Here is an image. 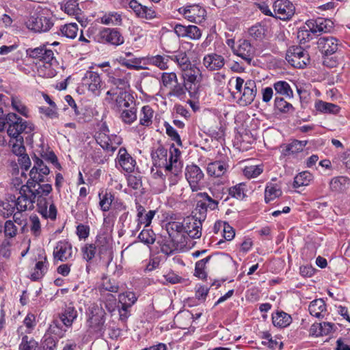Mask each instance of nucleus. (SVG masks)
Segmentation results:
<instances>
[{"instance_id": "obj_24", "label": "nucleus", "mask_w": 350, "mask_h": 350, "mask_svg": "<svg viewBox=\"0 0 350 350\" xmlns=\"http://www.w3.org/2000/svg\"><path fill=\"white\" fill-rule=\"evenodd\" d=\"M31 191L35 195V200L37 199L38 206L39 202L44 203L46 202L45 197L48 196L52 191V185L49 183L40 185L31 182Z\"/></svg>"}, {"instance_id": "obj_28", "label": "nucleus", "mask_w": 350, "mask_h": 350, "mask_svg": "<svg viewBox=\"0 0 350 350\" xmlns=\"http://www.w3.org/2000/svg\"><path fill=\"white\" fill-rule=\"evenodd\" d=\"M213 231L215 233L221 231L223 237L228 241L232 240L235 236L234 228L226 221H216L213 226Z\"/></svg>"}, {"instance_id": "obj_29", "label": "nucleus", "mask_w": 350, "mask_h": 350, "mask_svg": "<svg viewBox=\"0 0 350 350\" xmlns=\"http://www.w3.org/2000/svg\"><path fill=\"white\" fill-rule=\"evenodd\" d=\"M102 38L107 42L113 45H120L124 43V38L115 29H105L101 32Z\"/></svg>"}, {"instance_id": "obj_16", "label": "nucleus", "mask_w": 350, "mask_h": 350, "mask_svg": "<svg viewBox=\"0 0 350 350\" xmlns=\"http://www.w3.org/2000/svg\"><path fill=\"white\" fill-rule=\"evenodd\" d=\"M105 321V312L101 308L94 307L90 310L87 323L92 332H102Z\"/></svg>"}, {"instance_id": "obj_45", "label": "nucleus", "mask_w": 350, "mask_h": 350, "mask_svg": "<svg viewBox=\"0 0 350 350\" xmlns=\"http://www.w3.org/2000/svg\"><path fill=\"white\" fill-rule=\"evenodd\" d=\"M18 350H40L39 343L33 338L25 335L22 337Z\"/></svg>"}, {"instance_id": "obj_48", "label": "nucleus", "mask_w": 350, "mask_h": 350, "mask_svg": "<svg viewBox=\"0 0 350 350\" xmlns=\"http://www.w3.org/2000/svg\"><path fill=\"white\" fill-rule=\"evenodd\" d=\"M120 117L126 124H131L137 119V109L135 105L121 110Z\"/></svg>"}, {"instance_id": "obj_56", "label": "nucleus", "mask_w": 350, "mask_h": 350, "mask_svg": "<svg viewBox=\"0 0 350 350\" xmlns=\"http://www.w3.org/2000/svg\"><path fill=\"white\" fill-rule=\"evenodd\" d=\"M57 328L55 325H51L49 331L44 336L43 347L46 350H54L57 347V340L51 335L50 332H54V329Z\"/></svg>"}, {"instance_id": "obj_12", "label": "nucleus", "mask_w": 350, "mask_h": 350, "mask_svg": "<svg viewBox=\"0 0 350 350\" xmlns=\"http://www.w3.org/2000/svg\"><path fill=\"white\" fill-rule=\"evenodd\" d=\"M185 178L193 191H199L204 186V173L197 165L191 164L186 167Z\"/></svg>"}, {"instance_id": "obj_17", "label": "nucleus", "mask_w": 350, "mask_h": 350, "mask_svg": "<svg viewBox=\"0 0 350 350\" xmlns=\"http://www.w3.org/2000/svg\"><path fill=\"white\" fill-rule=\"evenodd\" d=\"M55 260L66 262L73 257L72 244L67 240H62L57 243L53 252Z\"/></svg>"}, {"instance_id": "obj_30", "label": "nucleus", "mask_w": 350, "mask_h": 350, "mask_svg": "<svg viewBox=\"0 0 350 350\" xmlns=\"http://www.w3.org/2000/svg\"><path fill=\"white\" fill-rule=\"evenodd\" d=\"M314 180V176L308 171H303L298 173L295 177L293 187L295 189H299L309 186Z\"/></svg>"}, {"instance_id": "obj_51", "label": "nucleus", "mask_w": 350, "mask_h": 350, "mask_svg": "<svg viewBox=\"0 0 350 350\" xmlns=\"http://www.w3.org/2000/svg\"><path fill=\"white\" fill-rule=\"evenodd\" d=\"M181 71L191 65V62L185 52H179L172 57Z\"/></svg>"}, {"instance_id": "obj_46", "label": "nucleus", "mask_w": 350, "mask_h": 350, "mask_svg": "<svg viewBox=\"0 0 350 350\" xmlns=\"http://www.w3.org/2000/svg\"><path fill=\"white\" fill-rule=\"evenodd\" d=\"M275 91L281 95L288 98H293V92L290 85L284 81H279L273 84Z\"/></svg>"}, {"instance_id": "obj_59", "label": "nucleus", "mask_w": 350, "mask_h": 350, "mask_svg": "<svg viewBox=\"0 0 350 350\" xmlns=\"http://www.w3.org/2000/svg\"><path fill=\"white\" fill-rule=\"evenodd\" d=\"M245 185L239 183L229 189V195L237 200H243L245 197Z\"/></svg>"}, {"instance_id": "obj_41", "label": "nucleus", "mask_w": 350, "mask_h": 350, "mask_svg": "<svg viewBox=\"0 0 350 350\" xmlns=\"http://www.w3.org/2000/svg\"><path fill=\"white\" fill-rule=\"evenodd\" d=\"M282 195V190L280 187L275 184L269 183L266 186L265 191V200L268 203Z\"/></svg>"}, {"instance_id": "obj_38", "label": "nucleus", "mask_w": 350, "mask_h": 350, "mask_svg": "<svg viewBox=\"0 0 350 350\" xmlns=\"http://www.w3.org/2000/svg\"><path fill=\"white\" fill-rule=\"evenodd\" d=\"M98 289L101 293L106 291L117 293L119 291V286L115 280L105 276L102 278Z\"/></svg>"}, {"instance_id": "obj_18", "label": "nucleus", "mask_w": 350, "mask_h": 350, "mask_svg": "<svg viewBox=\"0 0 350 350\" xmlns=\"http://www.w3.org/2000/svg\"><path fill=\"white\" fill-rule=\"evenodd\" d=\"M116 165L125 172L131 173L134 172L137 163L125 148H120L116 159Z\"/></svg>"}, {"instance_id": "obj_61", "label": "nucleus", "mask_w": 350, "mask_h": 350, "mask_svg": "<svg viewBox=\"0 0 350 350\" xmlns=\"http://www.w3.org/2000/svg\"><path fill=\"white\" fill-rule=\"evenodd\" d=\"M138 239L144 244L151 245L155 241V234L151 229H144L139 234Z\"/></svg>"}, {"instance_id": "obj_42", "label": "nucleus", "mask_w": 350, "mask_h": 350, "mask_svg": "<svg viewBox=\"0 0 350 350\" xmlns=\"http://www.w3.org/2000/svg\"><path fill=\"white\" fill-rule=\"evenodd\" d=\"M273 324L279 327H285L291 323L290 315L284 312H278L272 316Z\"/></svg>"}, {"instance_id": "obj_63", "label": "nucleus", "mask_w": 350, "mask_h": 350, "mask_svg": "<svg viewBox=\"0 0 350 350\" xmlns=\"http://www.w3.org/2000/svg\"><path fill=\"white\" fill-rule=\"evenodd\" d=\"M317 29L315 30V32H328L333 27V23L329 20L324 18H319L317 19Z\"/></svg>"}, {"instance_id": "obj_33", "label": "nucleus", "mask_w": 350, "mask_h": 350, "mask_svg": "<svg viewBox=\"0 0 350 350\" xmlns=\"http://www.w3.org/2000/svg\"><path fill=\"white\" fill-rule=\"evenodd\" d=\"M78 313L77 310L72 307H67L60 314L59 319L64 325L68 328L71 327L74 321L77 319Z\"/></svg>"}, {"instance_id": "obj_13", "label": "nucleus", "mask_w": 350, "mask_h": 350, "mask_svg": "<svg viewBox=\"0 0 350 350\" xmlns=\"http://www.w3.org/2000/svg\"><path fill=\"white\" fill-rule=\"evenodd\" d=\"M101 78L96 72L88 70L82 79V86L86 88L92 94L99 96L102 89Z\"/></svg>"}, {"instance_id": "obj_55", "label": "nucleus", "mask_w": 350, "mask_h": 350, "mask_svg": "<svg viewBox=\"0 0 350 350\" xmlns=\"http://www.w3.org/2000/svg\"><path fill=\"white\" fill-rule=\"evenodd\" d=\"M61 8L70 16H75L81 12L79 3L76 0H68L64 5H61Z\"/></svg>"}, {"instance_id": "obj_15", "label": "nucleus", "mask_w": 350, "mask_h": 350, "mask_svg": "<svg viewBox=\"0 0 350 350\" xmlns=\"http://www.w3.org/2000/svg\"><path fill=\"white\" fill-rule=\"evenodd\" d=\"M178 12L191 23H201L204 20L206 12L199 5H190L178 9Z\"/></svg>"}, {"instance_id": "obj_64", "label": "nucleus", "mask_w": 350, "mask_h": 350, "mask_svg": "<svg viewBox=\"0 0 350 350\" xmlns=\"http://www.w3.org/2000/svg\"><path fill=\"white\" fill-rule=\"evenodd\" d=\"M249 34L255 40H262L265 36V29L262 25H255L249 29Z\"/></svg>"}, {"instance_id": "obj_10", "label": "nucleus", "mask_w": 350, "mask_h": 350, "mask_svg": "<svg viewBox=\"0 0 350 350\" xmlns=\"http://www.w3.org/2000/svg\"><path fill=\"white\" fill-rule=\"evenodd\" d=\"M31 182L27 181L20 189V196L16 202V209L19 212L32 210L34 208L35 195L31 191Z\"/></svg>"}, {"instance_id": "obj_11", "label": "nucleus", "mask_w": 350, "mask_h": 350, "mask_svg": "<svg viewBox=\"0 0 350 350\" xmlns=\"http://www.w3.org/2000/svg\"><path fill=\"white\" fill-rule=\"evenodd\" d=\"M106 100L108 103L115 101L120 110L134 105L131 95L126 91L118 90L117 88L107 91Z\"/></svg>"}, {"instance_id": "obj_54", "label": "nucleus", "mask_w": 350, "mask_h": 350, "mask_svg": "<svg viewBox=\"0 0 350 350\" xmlns=\"http://www.w3.org/2000/svg\"><path fill=\"white\" fill-rule=\"evenodd\" d=\"M211 259V256H208L196 262L195 265L194 275L200 279H206V273L205 271L206 265Z\"/></svg>"}, {"instance_id": "obj_22", "label": "nucleus", "mask_w": 350, "mask_h": 350, "mask_svg": "<svg viewBox=\"0 0 350 350\" xmlns=\"http://www.w3.org/2000/svg\"><path fill=\"white\" fill-rule=\"evenodd\" d=\"M202 64L208 70H218L224 66L225 59L221 55L211 53L204 56Z\"/></svg>"}, {"instance_id": "obj_58", "label": "nucleus", "mask_w": 350, "mask_h": 350, "mask_svg": "<svg viewBox=\"0 0 350 350\" xmlns=\"http://www.w3.org/2000/svg\"><path fill=\"white\" fill-rule=\"evenodd\" d=\"M263 171V168L260 165H248L243 169V175L247 178H254L258 176Z\"/></svg>"}, {"instance_id": "obj_31", "label": "nucleus", "mask_w": 350, "mask_h": 350, "mask_svg": "<svg viewBox=\"0 0 350 350\" xmlns=\"http://www.w3.org/2000/svg\"><path fill=\"white\" fill-rule=\"evenodd\" d=\"M98 198L100 210L103 212L109 211L115 200L114 195L107 190H102L98 193Z\"/></svg>"}, {"instance_id": "obj_21", "label": "nucleus", "mask_w": 350, "mask_h": 350, "mask_svg": "<svg viewBox=\"0 0 350 350\" xmlns=\"http://www.w3.org/2000/svg\"><path fill=\"white\" fill-rule=\"evenodd\" d=\"M234 54L241 57L247 64H250L254 54V49L250 42L246 40H239Z\"/></svg>"}, {"instance_id": "obj_49", "label": "nucleus", "mask_w": 350, "mask_h": 350, "mask_svg": "<svg viewBox=\"0 0 350 350\" xmlns=\"http://www.w3.org/2000/svg\"><path fill=\"white\" fill-rule=\"evenodd\" d=\"M46 258L44 257L42 260L38 261L35 266L33 272L31 275L33 280H37L41 278L46 271Z\"/></svg>"}, {"instance_id": "obj_1", "label": "nucleus", "mask_w": 350, "mask_h": 350, "mask_svg": "<svg viewBox=\"0 0 350 350\" xmlns=\"http://www.w3.org/2000/svg\"><path fill=\"white\" fill-rule=\"evenodd\" d=\"M181 152L172 144L169 150L163 146L158 147L152 153L154 165L163 169L170 186L176 185L181 178L183 164L180 161Z\"/></svg>"}, {"instance_id": "obj_62", "label": "nucleus", "mask_w": 350, "mask_h": 350, "mask_svg": "<svg viewBox=\"0 0 350 350\" xmlns=\"http://www.w3.org/2000/svg\"><path fill=\"white\" fill-rule=\"evenodd\" d=\"M150 62L157 66L161 70H165L168 68V62L169 57L168 56H163V55H155L152 56L149 58Z\"/></svg>"}, {"instance_id": "obj_34", "label": "nucleus", "mask_w": 350, "mask_h": 350, "mask_svg": "<svg viewBox=\"0 0 350 350\" xmlns=\"http://www.w3.org/2000/svg\"><path fill=\"white\" fill-rule=\"evenodd\" d=\"M306 144V141L294 140L291 143L282 146V154L288 156L301 152Z\"/></svg>"}, {"instance_id": "obj_3", "label": "nucleus", "mask_w": 350, "mask_h": 350, "mask_svg": "<svg viewBox=\"0 0 350 350\" xmlns=\"http://www.w3.org/2000/svg\"><path fill=\"white\" fill-rule=\"evenodd\" d=\"M184 85L191 97H196L200 88L203 79L202 70L196 64H191L182 71Z\"/></svg>"}, {"instance_id": "obj_57", "label": "nucleus", "mask_w": 350, "mask_h": 350, "mask_svg": "<svg viewBox=\"0 0 350 350\" xmlns=\"http://www.w3.org/2000/svg\"><path fill=\"white\" fill-rule=\"evenodd\" d=\"M135 293L131 291L119 295V303L124 307H131L137 301Z\"/></svg>"}, {"instance_id": "obj_53", "label": "nucleus", "mask_w": 350, "mask_h": 350, "mask_svg": "<svg viewBox=\"0 0 350 350\" xmlns=\"http://www.w3.org/2000/svg\"><path fill=\"white\" fill-rule=\"evenodd\" d=\"M16 208V204L14 200H6L1 202L0 213L4 217L11 216Z\"/></svg>"}, {"instance_id": "obj_52", "label": "nucleus", "mask_w": 350, "mask_h": 350, "mask_svg": "<svg viewBox=\"0 0 350 350\" xmlns=\"http://www.w3.org/2000/svg\"><path fill=\"white\" fill-rule=\"evenodd\" d=\"M78 30V25L75 23L66 24L60 29L62 34L70 39H74L77 37Z\"/></svg>"}, {"instance_id": "obj_4", "label": "nucleus", "mask_w": 350, "mask_h": 350, "mask_svg": "<svg viewBox=\"0 0 350 350\" xmlns=\"http://www.w3.org/2000/svg\"><path fill=\"white\" fill-rule=\"evenodd\" d=\"M235 93L237 98V103L240 106H247L254 100L256 94V85L253 80H248L244 83V80L241 77L236 78Z\"/></svg>"}, {"instance_id": "obj_26", "label": "nucleus", "mask_w": 350, "mask_h": 350, "mask_svg": "<svg viewBox=\"0 0 350 350\" xmlns=\"http://www.w3.org/2000/svg\"><path fill=\"white\" fill-rule=\"evenodd\" d=\"M228 168V165L226 161H215L208 163L206 172L210 176L219 178L227 172Z\"/></svg>"}, {"instance_id": "obj_25", "label": "nucleus", "mask_w": 350, "mask_h": 350, "mask_svg": "<svg viewBox=\"0 0 350 350\" xmlns=\"http://www.w3.org/2000/svg\"><path fill=\"white\" fill-rule=\"evenodd\" d=\"M165 228L169 236L174 241H176V239L179 236L185 233V224L181 221L168 220L167 218Z\"/></svg>"}, {"instance_id": "obj_60", "label": "nucleus", "mask_w": 350, "mask_h": 350, "mask_svg": "<svg viewBox=\"0 0 350 350\" xmlns=\"http://www.w3.org/2000/svg\"><path fill=\"white\" fill-rule=\"evenodd\" d=\"M131 75L129 72H126L124 75L123 78H116L112 79L113 83L120 88V90L126 91L130 88V79Z\"/></svg>"}, {"instance_id": "obj_20", "label": "nucleus", "mask_w": 350, "mask_h": 350, "mask_svg": "<svg viewBox=\"0 0 350 350\" xmlns=\"http://www.w3.org/2000/svg\"><path fill=\"white\" fill-rule=\"evenodd\" d=\"M27 55L35 59H39L43 63L57 62L54 57V52L48 49L46 45L41 46L34 49H29L27 51Z\"/></svg>"}, {"instance_id": "obj_9", "label": "nucleus", "mask_w": 350, "mask_h": 350, "mask_svg": "<svg viewBox=\"0 0 350 350\" xmlns=\"http://www.w3.org/2000/svg\"><path fill=\"white\" fill-rule=\"evenodd\" d=\"M286 61L293 67L304 68L310 63L308 53L301 46L290 47L286 54Z\"/></svg>"}, {"instance_id": "obj_14", "label": "nucleus", "mask_w": 350, "mask_h": 350, "mask_svg": "<svg viewBox=\"0 0 350 350\" xmlns=\"http://www.w3.org/2000/svg\"><path fill=\"white\" fill-rule=\"evenodd\" d=\"M273 8L274 16L283 21L289 20L295 12V8L289 0H276Z\"/></svg>"}, {"instance_id": "obj_39", "label": "nucleus", "mask_w": 350, "mask_h": 350, "mask_svg": "<svg viewBox=\"0 0 350 350\" xmlns=\"http://www.w3.org/2000/svg\"><path fill=\"white\" fill-rule=\"evenodd\" d=\"M38 210L40 213L46 218L55 219L57 216V209L55 204L51 202L44 203L39 202Z\"/></svg>"}, {"instance_id": "obj_43", "label": "nucleus", "mask_w": 350, "mask_h": 350, "mask_svg": "<svg viewBox=\"0 0 350 350\" xmlns=\"http://www.w3.org/2000/svg\"><path fill=\"white\" fill-rule=\"evenodd\" d=\"M9 146L16 156H22L25 152L23 137H10Z\"/></svg>"}, {"instance_id": "obj_32", "label": "nucleus", "mask_w": 350, "mask_h": 350, "mask_svg": "<svg viewBox=\"0 0 350 350\" xmlns=\"http://www.w3.org/2000/svg\"><path fill=\"white\" fill-rule=\"evenodd\" d=\"M308 310L313 317L323 318L326 313V304L322 299H317L310 302Z\"/></svg>"}, {"instance_id": "obj_40", "label": "nucleus", "mask_w": 350, "mask_h": 350, "mask_svg": "<svg viewBox=\"0 0 350 350\" xmlns=\"http://www.w3.org/2000/svg\"><path fill=\"white\" fill-rule=\"evenodd\" d=\"M154 111L149 105L142 107L140 112L139 124L144 126H150L152 123Z\"/></svg>"}, {"instance_id": "obj_8", "label": "nucleus", "mask_w": 350, "mask_h": 350, "mask_svg": "<svg viewBox=\"0 0 350 350\" xmlns=\"http://www.w3.org/2000/svg\"><path fill=\"white\" fill-rule=\"evenodd\" d=\"M96 142L103 149L113 152L122 144V139L116 135H110L108 127L103 125L97 134Z\"/></svg>"}, {"instance_id": "obj_36", "label": "nucleus", "mask_w": 350, "mask_h": 350, "mask_svg": "<svg viewBox=\"0 0 350 350\" xmlns=\"http://www.w3.org/2000/svg\"><path fill=\"white\" fill-rule=\"evenodd\" d=\"M98 20L101 24L105 25L120 26L122 23V16L117 12L105 13Z\"/></svg>"}, {"instance_id": "obj_2", "label": "nucleus", "mask_w": 350, "mask_h": 350, "mask_svg": "<svg viewBox=\"0 0 350 350\" xmlns=\"http://www.w3.org/2000/svg\"><path fill=\"white\" fill-rule=\"evenodd\" d=\"M26 25L35 32L48 31L54 25L53 14L49 9H41L27 19Z\"/></svg>"}, {"instance_id": "obj_44", "label": "nucleus", "mask_w": 350, "mask_h": 350, "mask_svg": "<svg viewBox=\"0 0 350 350\" xmlns=\"http://www.w3.org/2000/svg\"><path fill=\"white\" fill-rule=\"evenodd\" d=\"M81 255L83 260L90 262L96 256L97 248L94 243H85L81 248Z\"/></svg>"}, {"instance_id": "obj_35", "label": "nucleus", "mask_w": 350, "mask_h": 350, "mask_svg": "<svg viewBox=\"0 0 350 350\" xmlns=\"http://www.w3.org/2000/svg\"><path fill=\"white\" fill-rule=\"evenodd\" d=\"M350 185V179L347 176L334 177L329 181V188L334 192H342Z\"/></svg>"}, {"instance_id": "obj_27", "label": "nucleus", "mask_w": 350, "mask_h": 350, "mask_svg": "<svg viewBox=\"0 0 350 350\" xmlns=\"http://www.w3.org/2000/svg\"><path fill=\"white\" fill-rule=\"evenodd\" d=\"M137 225H144L145 227H148L151 224L152 220L156 215L157 211L150 210L146 212L145 208L141 204L137 205Z\"/></svg>"}, {"instance_id": "obj_7", "label": "nucleus", "mask_w": 350, "mask_h": 350, "mask_svg": "<svg viewBox=\"0 0 350 350\" xmlns=\"http://www.w3.org/2000/svg\"><path fill=\"white\" fill-rule=\"evenodd\" d=\"M113 224L110 219L104 217L103 226L96 238V246L100 254L110 252L112 248L113 238L111 235Z\"/></svg>"}, {"instance_id": "obj_50", "label": "nucleus", "mask_w": 350, "mask_h": 350, "mask_svg": "<svg viewBox=\"0 0 350 350\" xmlns=\"http://www.w3.org/2000/svg\"><path fill=\"white\" fill-rule=\"evenodd\" d=\"M11 105L12 108L21 115L26 118L29 116V109L20 98L12 96Z\"/></svg>"}, {"instance_id": "obj_37", "label": "nucleus", "mask_w": 350, "mask_h": 350, "mask_svg": "<svg viewBox=\"0 0 350 350\" xmlns=\"http://www.w3.org/2000/svg\"><path fill=\"white\" fill-rule=\"evenodd\" d=\"M57 68V62L44 63L38 68L40 76L46 78H52L56 75Z\"/></svg>"}, {"instance_id": "obj_47", "label": "nucleus", "mask_w": 350, "mask_h": 350, "mask_svg": "<svg viewBox=\"0 0 350 350\" xmlns=\"http://www.w3.org/2000/svg\"><path fill=\"white\" fill-rule=\"evenodd\" d=\"M315 108L320 112L333 113H339L340 109V107L335 104L324 102L322 100H319L315 103Z\"/></svg>"}, {"instance_id": "obj_6", "label": "nucleus", "mask_w": 350, "mask_h": 350, "mask_svg": "<svg viewBox=\"0 0 350 350\" xmlns=\"http://www.w3.org/2000/svg\"><path fill=\"white\" fill-rule=\"evenodd\" d=\"M317 45L321 53L325 56L323 64L328 67H335L337 65L336 59H330L329 55L336 53L340 46V42L334 37H321L317 41Z\"/></svg>"}, {"instance_id": "obj_23", "label": "nucleus", "mask_w": 350, "mask_h": 350, "mask_svg": "<svg viewBox=\"0 0 350 350\" xmlns=\"http://www.w3.org/2000/svg\"><path fill=\"white\" fill-rule=\"evenodd\" d=\"M185 233L192 239H198L201 237L202 228L200 220L191 217L184 220Z\"/></svg>"}, {"instance_id": "obj_19", "label": "nucleus", "mask_w": 350, "mask_h": 350, "mask_svg": "<svg viewBox=\"0 0 350 350\" xmlns=\"http://www.w3.org/2000/svg\"><path fill=\"white\" fill-rule=\"evenodd\" d=\"M50 170L45 165L43 161L38 157H36L35 165L29 172V179L27 181L33 182L38 184L44 180V176L49 174Z\"/></svg>"}, {"instance_id": "obj_5", "label": "nucleus", "mask_w": 350, "mask_h": 350, "mask_svg": "<svg viewBox=\"0 0 350 350\" xmlns=\"http://www.w3.org/2000/svg\"><path fill=\"white\" fill-rule=\"evenodd\" d=\"M5 120L8 124L7 133L10 137H23V133L30 134L34 131L33 124L23 120L14 113H8Z\"/></svg>"}]
</instances>
